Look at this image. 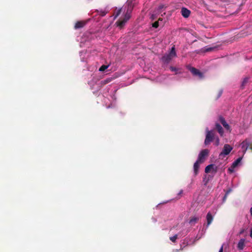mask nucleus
Segmentation results:
<instances>
[{
    "label": "nucleus",
    "instance_id": "1",
    "mask_svg": "<svg viewBox=\"0 0 252 252\" xmlns=\"http://www.w3.org/2000/svg\"><path fill=\"white\" fill-rule=\"evenodd\" d=\"M241 145L244 154L249 149L252 152V141L250 139H246L241 143Z\"/></svg>",
    "mask_w": 252,
    "mask_h": 252
},
{
    "label": "nucleus",
    "instance_id": "2",
    "mask_svg": "<svg viewBox=\"0 0 252 252\" xmlns=\"http://www.w3.org/2000/svg\"><path fill=\"white\" fill-rule=\"evenodd\" d=\"M215 138V135L212 130H207L206 138L204 144L206 145H209Z\"/></svg>",
    "mask_w": 252,
    "mask_h": 252
},
{
    "label": "nucleus",
    "instance_id": "3",
    "mask_svg": "<svg viewBox=\"0 0 252 252\" xmlns=\"http://www.w3.org/2000/svg\"><path fill=\"white\" fill-rule=\"evenodd\" d=\"M209 153V151L208 149H204L202 150L198 155L197 160L201 163L204 162L206 158L208 156Z\"/></svg>",
    "mask_w": 252,
    "mask_h": 252
},
{
    "label": "nucleus",
    "instance_id": "4",
    "mask_svg": "<svg viewBox=\"0 0 252 252\" xmlns=\"http://www.w3.org/2000/svg\"><path fill=\"white\" fill-rule=\"evenodd\" d=\"M233 148L229 144H225L223 146L222 151L219 155V157L222 158L225 156L228 155L232 151Z\"/></svg>",
    "mask_w": 252,
    "mask_h": 252
},
{
    "label": "nucleus",
    "instance_id": "5",
    "mask_svg": "<svg viewBox=\"0 0 252 252\" xmlns=\"http://www.w3.org/2000/svg\"><path fill=\"white\" fill-rule=\"evenodd\" d=\"M189 70L194 76H198L200 79H202L204 77L203 74L195 67H190Z\"/></svg>",
    "mask_w": 252,
    "mask_h": 252
},
{
    "label": "nucleus",
    "instance_id": "6",
    "mask_svg": "<svg viewBox=\"0 0 252 252\" xmlns=\"http://www.w3.org/2000/svg\"><path fill=\"white\" fill-rule=\"evenodd\" d=\"M132 7H133V6L131 4L128 5V8H127V11L125 15V17L123 18L126 21H127L130 19V18L131 17L130 13L132 11Z\"/></svg>",
    "mask_w": 252,
    "mask_h": 252
},
{
    "label": "nucleus",
    "instance_id": "7",
    "mask_svg": "<svg viewBox=\"0 0 252 252\" xmlns=\"http://www.w3.org/2000/svg\"><path fill=\"white\" fill-rule=\"evenodd\" d=\"M242 159V157H240L239 158H238L235 161H234L232 164V165L231 166V167H230L228 170L230 171V172H232L233 171V169L235 168V167H236L239 164V163L240 162V161H241Z\"/></svg>",
    "mask_w": 252,
    "mask_h": 252
},
{
    "label": "nucleus",
    "instance_id": "8",
    "mask_svg": "<svg viewBox=\"0 0 252 252\" xmlns=\"http://www.w3.org/2000/svg\"><path fill=\"white\" fill-rule=\"evenodd\" d=\"M219 121H220V123L222 125V126H224V127L226 129H227V130L230 129V126L226 123V122L225 120V119L223 117L220 116L219 117Z\"/></svg>",
    "mask_w": 252,
    "mask_h": 252
},
{
    "label": "nucleus",
    "instance_id": "9",
    "mask_svg": "<svg viewBox=\"0 0 252 252\" xmlns=\"http://www.w3.org/2000/svg\"><path fill=\"white\" fill-rule=\"evenodd\" d=\"M181 12L182 16L185 18L189 17L190 14V11L185 7H183Z\"/></svg>",
    "mask_w": 252,
    "mask_h": 252
},
{
    "label": "nucleus",
    "instance_id": "10",
    "mask_svg": "<svg viewBox=\"0 0 252 252\" xmlns=\"http://www.w3.org/2000/svg\"><path fill=\"white\" fill-rule=\"evenodd\" d=\"M245 239H241L237 245V248L239 250H243L245 246Z\"/></svg>",
    "mask_w": 252,
    "mask_h": 252
},
{
    "label": "nucleus",
    "instance_id": "11",
    "mask_svg": "<svg viewBox=\"0 0 252 252\" xmlns=\"http://www.w3.org/2000/svg\"><path fill=\"white\" fill-rule=\"evenodd\" d=\"M201 163L198 161L196 160V162L194 163L193 165V170L195 176L197 175L198 173V170L199 168V164Z\"/></svg>",
    "mask_w": 252,
    "mask_h": 252
},
{
    "label": "nucleus",
    "instance_id": "12",
    "mask_svg": "<svg viewBox=\"0 0 252 252\" xmlns=\"http://www.w3.org/2000/svg\"><path fill=\"white\" fill-rule=\"evenodd\" d=\"M215 129L218 131L221 136L223 135V130L222 126L218 123L215 125Z\"/></svg>",
    "mask_w": 252,
    "mask_h": 252
},
{
    "label": "nucleus",
    "instance_id": "13",
    "mask_svg": "<svg viewBox=\"0 0 252 252\" xmlns=\"http://www.w3.org/2000/svg\"><path fill=\"white\" fill-rule=\"evenodd\" d=\"M86 23L84 21H78L76 23L74 26V28L75 29L82 28L85 26Z\"/></svg>",
    "mask_w": 252,
    "mask_h": 252
},
{
    "label": "nucleus",
    "instance_id": "14",
    "mask_svg": "<svg viewBox=\"0 0 252 252\" xmlns=\"http://www.w3.org/2000/svg\"><path fill=\"white\" fill-rule=\"evenodd\" d=\"M206 219L207 221V226H209L213 220V217L210 212L208 213L206 216Z\"/></svg>",
    "mask_w": 252,
    "mask_h": 252
},
{
    "label": "nucleus",
    "instance_id": "15",
    "mask_svg": "<svg viewBox=\"0 0 252 252\" xmlns=\"http://www.w3.org/2000/svg\"><path fill=\"white\" fill-rule=\"evenodd\" d=\"M172 58H171L169 54H166L162 57V60L164 63H168L172 60Z\"/></svg>",
    "mask_w": 252,
    "mask_h": 252
},
{
    "label": "nucleus",
    "instance_id": "16",
    "mask_svg": "<svg viewBox=\"0 0 252 252\" xmlns=\"http://www.w3.org/2000/svg\"><path fill=\"white\" fill-rule=\"evenodd\" d=\"M127 21L125 20V19H120L116 23L117 24V25L118 27H119L120 28H122L123 27V26L125 25Z\"/></svg>",
    "mask_w": 252,
    "mask_h": 252
},
{
    "label": "nucleus",
    "instance_id": "17",
    "mask_svg": "<svg viewBox=\"0 0 252 252\" xmlns=\"http://www.w3.org/2000/svg\"><path fill=\"white\" fill-rule=\"evenodd\" d=\"M168 54L172 58L176 57V53L175 51V49L174 46L172 47L171 50Z\"/></svg>",
    "mask_w": 252,
    "mask_h": 252
},
{
    "label": "nucleus",
    "instance_id": "18",
    "mask_svg": "<svg viewBox=\"0 0 252 252\" xmlns=\"http://www.w3.org/2000/svg\"><path fill=\"white\" fill-rule=\"evenodd\" d=\"M199 220V218L198 217H193L192 218H191L189 221V223L191 224H194V223H195Z\"/></svg>",
    "mask_w": 252,
    "mask_h": 252
},
{
    "label": "nucleus",
    "instance_id": "19",
    "mask_svg": "<svg viewBox=\"0 0 252 252\" xmlns=\"http://www.w3.org/2000/svg\"><path fill=\"white\" fill-rule=\"evenodd\" d=\"M214 166L213 164H210L207 166L205 168V172L206 173H208L210 172L211 170L212 169Z\"/></svg>",
    "mask_w": 252,
    "mask_h": 252
},
{
    "label": "nucleus",
    "instance_id": "20",
    "mask_svg": "<svg viewBox=\"0 0 252 252\" xmlns=\"http://www.w3.org/2000/svg\"><path fill=\"white\" fill-rule=\"evenodd\" d=\"M159 21H162V19H161L160 18H159L158 20V21H156L154 23H153L152 27L155 28H158L159 26Z\"/></svg>",
    "mask_w": 252,
    "mask_h": 252
},
{
    "label": "nucleus",
    "instance_id": "21",
    "mask_svg": "<svg viewBox=\"0 0 252 252\" xmlns=\"http://www.w3.org/2000/svg\"><path fill=\"white\" fill-rule=\"evenodd\" d=\"M108 66H109V65H102L99 68V71H104L108 67Z\"/></svg>",
    "mask_w": 252,
    "mask_h": 252
},
{
    "label": "nucleus",
    "instance_id": "22",
    "mask_svg": "<svg viewBox=\"0 0 252 252\" xmlns=\"http://www.w3.org/2000/svg\"><path fill=\"white\" fill-rule=\"evenodd\" d=\"M177 239V235L176 234L175 235H174L172 237H170V240L173 242H175L176 241V239Z\"/></svg>",
    "mask_w": 252,
    "mask_h": 252
},
{
    "label": "nucleus",
    "instance_id": "23",
    "mask_svg": "<svg viewBox=\"0 0 252 252\" xmlns=\"http://www.w3.org/2000/svg\"><path fill=\"white\" fill-rule=\"evenodd\" d=\"M121 12H122V9H121V8L119 9L117 11V12H116V15H115V18H116V17H117L118 16H119L120 15V14L121 13Z\"/></svg>",
    "mask_w": 252,
    "mask_h": 252
},
{
    "label": "nucleus",
    "instance_id": "24",
    "mask_svg": "<svg viewBox=\"0 0 252 252\" xmlns=\"http://www.w3.org/2000/svg\"><path fill=\"white\" fill-rule=\"evenodd\" d=\"M98 12H99V14L101 16H104L106 14V13H107V12H105V11H102V10H100V11H98Z\"/></svg>",
    "mask_w": 252,
    "mask_h": 252
},
{
    "label": "nucleus",
    "instance_id": "25",
    "mask_svg": "<svg viewBox=\"0 0 252 252\" xmlns=\"http://www.w3.org/2000/svg\"><path fill=\"white\" fill-rule=\"evenodd\" d=\"M248 82V78H245L242 83V87L245 86V85L246 84V83H247Z\"/></svg>",
    "mask_w": 252,
    "mask_h": 252
},
{
    "label": "nucleus",
    "instance_id": "26",
    "mask_svg": "<svg viewBox=\"0 0 252 252\" xmlns=\"http://www.w3.org/2000/svg\"><path fill=\"white\" fill-rule=\"evenodd\" d=\"M170 69L172 71H176L178 70V68L173 66H170Z\"/></svg>",
    "mask_w": 252,
    "mask_h": 252
},
{
    "label": "nucleus",
    "instance_id": "27",
    "mask_svg": "<svg viewBox=\"0 0 252 252\" xmlns=\"http://www.w3.org/2000/svg\"><path fill=\"white\" fill-rule=\"evenodd\" d=\"M220 144V140H219V138L218 137H217L216 139V142H215V145L218 146Z\"/></svg>",
    "mask_w": 252,
    "mask_h": 252
},
{
    "label": "nucleus",
    "instance_id": "28",
    "mask_svg": "<svg viewBox=\"0 0 252 252\" xmlns=\"http://www.w3.org/2000/svg\"><path fill=\"white\" fill-rule=\"evenodd\" d=\"M245 229H244V228L241 229L239 232V235L243 234L244 233V232H245Z\"/></svg>",
    "mask_w": 252,
    "mask_h": 252
},
{
    "label": "nucleus",
    "instance_id": "29",
    "mask_svg": "<svg viewBox=\"0 0 252 252\" xmlns=\"http://www.w3.org/2000/svg\"><path fill=\"white\" fill-rule=\"evenodd\" d=\"M219 252H223V246L221 247V248L219 250Z\"/></svg>",
    "mask_w": 252,
    "mask_h": 252
},
{
    "label": "nucleus",
    "instance_id": "30",
    "mask_svg": "<svg viewBox=\"0 0 252 252\" xmlns=\"http://www.w3.org/2000/svg\"><path fill=\"white\" fill-rule=\"evenodd\" d=\"M183 190H181L180 191V192L178 193V195H181V194H182L183 193Z\"/></svg>",
    "mask_w": 252,
    "mask_h": 252
},
{
    "label": "nucleus",
    "instance_id": "31",
    "mask_svg": "<svg viewBox=\"0 0 252 252\" xmlns=\"http://www.w3.org/2000/svg\"><path fill=\"white\" fill-rule=\"evenodd\" d=\"M250 211L251 215L252 216V207L251 208Z\"/></svg>",
    "mask_w": 252,
    "mask_h": 252
},
{
    "label": "nucleus",
    "instance_id": "32",
    "mask_svg": "<svg viewBox=\"0 0 252 252\" xmlns=\"http://www.w3.org/2000/svg\"><path fill=\"white\" fill-rule=\"evenodd\" d=\"M221 94H222V92H220V95H221Z\"/></svg>",
    "mask_w": 252,
    "mask_h": 252
},
{
    "label": "nucleus",
    "instance_id": "33",
    "mask_svg": "<svg viewBox=\"0 0 252 252\" xmlns=\"http://www.w3.org/2000/svg\"><path fill=\"white\" fill-rule=\"evenodd\" d=\"M226 196H227V194H226L225 196H224V198H225L226 197Z\"/></svg>",
    "mask_w": 252,
    "mask_h": 252
}]
</instances>
